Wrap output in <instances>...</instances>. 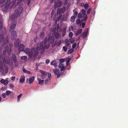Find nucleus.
Returning a JSON list of instances; mask_svg holds the SVG:
<instances>
[{"label": "nucleus", "mask_w": 128, "mask_h": 128, "mask_svg": "<svg viewBox=\"0 0 128 128\" xmlns=\"http://www.w3.org/2000/svg\"><path fill=\"white\" fill-rule=\"evenodd\" d=\"M21 58L22 60H26L27 58V57L26 56H21Z\"/></svg>", "instance_id": "nucleus-34"}, {"label": "nucleus", "mask_w": 128, "mask_h": 128, "mask_svg": "<svg viewBox=\"0 0 128 128\" xmlns=\"http://www.w3.org/2000/svg\"><path fill=\"white\" fill-rule=\"evenodd\" d=\"M24 46L23 44H20L18 48L19 51L20 52L21 51L24 50Z\"/></svg>", "instance_id": "nucleus-13"}, {"label": "nucleus", "mask_w": 128, "mask_h": 128, "mask_svg": "<svg viewBox=\"0 0 128 128\" xmlns=\"http://www.w3.org/2000/svg\"><path fill=\"white\" fill-rule=\"evenodd\" d=\"M45 84L46 85H47V84H48V79L46 80H45Z\"/></svg>", "instance_id": "nucleus-58"}, {"label": "nucleus", "mask_w": 128, "mask_h": 128, "mask_svg": "<svg viewBox=\"0 0 128 128\" xmlns=\"http://www.w3.org/2000/svg\"><path fill=\"white\" fill-rule=\"evenodd\" d=\"M88 31V29H87L86 30L84 31L82 35V38H86L87 36Z\"/></svg>", "instance_id": "nucleus-14"}, {"label": "nucleus", "mask_w": 128, "mask_h": 128, "mask_svg": "<svg viewBox=\"0 0 128 128\" xmlns=\"http://www.w3.org/2000/svg\"><path fill=\"white\" fill-rule=\"evenodd\" d=\"M55 39L54 38L52 37H49L48 38H45L44 40V42H40V47L37 46L36 49L35 50L36 54L34 55V57H36L38 55V50L41 51V54H42L46 49L48 48L50 46V44H53Z\"/></svg>", "instance_id": "nucleus-1"}, {"label": "nucleus", "mask_w": 128, "mask_h": 128, "mask_svg": "<svg viewBox=\"0 0 128 128\" xmlns=\"http://www.w3.org/2000/svg\"><path fill=\"white\" fill-rule=\"evenodd\" d=\"M15 64V66H16L18 67V63H16Z\"/></svg>", "instance_id": "nucleus-64"}, {"label": "nucleus", "mask_w": 128, "mask_h": 128, "mask_svg": "<svg viewBox=\"0 0 128 128\" xmlns=\"http://www.w3.org/2000/svg\"><path fill=\"white\" fill-rule=\"evenodd\" d=\"M16 0H8L6 3V6L4 7V9L6 11L8 8V7L10 5L13 4L15 2ZM23 0H18L19 2H22Z\"/></svg>", "instance_id": "nucleus-4"}, {"label": "nucleus", "mask_w": 128, "mask_h": 128, "mask_svg": "<svg viewBox=\"0 0 128 128\" xmlns=\"http://www.w3.org/2000/svg\"><path fill=\"white\" fill-rule=\"evenodd\" d=\"M6 94L5 93H3L2 94V96L3 98H5L6 97Z\"/></svg>", "instance_id": "nucleus-52"}, {"label": "nucleus", "mask_w": 128, "mask_h": 128, "mask_svg": "<svg viewBox=\"0 0 128 128\" xmlns=\"http://www.w3.org/2000/svg\"><path fill=\"white\" fill-rule=\"evenodd\" d=\"M76 46V43H74L72 45V48L74 49L75 48Z\"/></svg>", "instance_id": "nucleus-46"}, {"label": "nucleus", "mask_w": 128, "mask_h": 128, "mask_svg": "<svg viewBox=\"0 0 128 128\" xmlns=\"http://www.w3.org/2000/svg\"><path fill=\"white\" fill-rule=\"evenodd\" d=\"M6 63L5 57H3L2 55H0V72L4 70V67Z\"/></svg>", "instance_id": "nucleus-3"}, {"label": "nucleus", "mask_w": 128, "mask_h": 128, "mask_svg": "<svg viewBox=\"0 0 128 128\" xmlns=\"http://www.w3.org/2000/svg\"><path fill=\"white\" fill-rule=\"evenodd\" d=\"M12 51L11 48H10L8 52V55H10Z\"/></svg>", "instance_id": "nucleus-42"}, {"label": "nucleus", "mask_w": 128, "mask_h": 128, "mask_svg": "<svg viewBox=\"0 0 128 128\" xmlns=\"http://www.w3.org/2000/svg\"><path fill=\"white\" fill-rule=\"evenodd\" d=\"M10 62V59H9L7 60V64H9Z\"/></svg>", "instance_id": "nucleus-57"}, {"label": "nucleus", "mask_w": 128, "mask_h": 128, "mask_svg": "<svg viewBox=\"0 0 128 128\" xmlns=\"http://www.w3.org/2000/svg\"><path fill=\"white\" fill-rule=\"evenodd\" d=\"M12 59L14 63L17 62V60L16 56L15 54H12Z\"/></svg>", "instance_id": "nucleus-17"}, {"label": "nucleus", "mask_w": 128, "mask_h": 128, "mask_svg": "<svg viewBox=\"0 0 128 128\" xmlns=\"http://www.w3.org/2000/svg\"><path fill=\"white\" fill-rule=\"evenodd\" d=\"M5 39L4 38L3 34H1L0 35V42H3L4 43H6V44L8 43V38L6 39V41H4Z\"/></svg>", "instance_id": "nucleus-7"}, {"label": "nucleus", "mask_w": 128, "mask_h": 128, "mask_svg": "<svg viewBox=\"0 0 128 128\" xmlns=\"http://www.w3.org/2000/svg\"><path fill=\"white\" fill-rule=\"evenodd\" d=\"M60 70L58 69H56L53 70V72L55 74L57 75V78H59L61 75V74L59 73Z\"/></svg>", "instance_id": "nucleus-10"}, {"label": "nucleus", "mask_w": 128, "mask_h": 128, "mask_svg": "<svg viewBox=\"0 0 128 128\" xmlns=\"http://www.w3.org/2000/svg\"><path fill=\"white\" fill-rule=\"evenodd\" d=\"M44 32H41L40 35V39H43L44 37Z\"/></svg>", "instance_id": "nucleus-22"}, {"label": "nucleus", "mask_w": 128, "mask_h": 128, "mask_svg": "<svg viewBox=\"0 0 128 128\" xmlns=\"http://www.w3.org/2000/svg\"><path fill=\"white\" fill-rule=\"evenodd\" d=\"M52 35L53 38L55 37L56 39L60 38L61 37V36L58 33L55 32L52 34Z\"/></svg>", "instance_id": "nucleus-11"}, {"label": "nucleus", "mask_w": 128, "mask_h": 128, "mask_svg": "<svg viewBox=\"0 0 128 128\" xmlns=\"http://www.w3.org/2000/svg\"><path fill=\"white\" fill-rule=\"evenodd\" d=\"M75 18L74 16H72L71 17L70 20L71 22H74L75 21Z\"/></svg>", "instance_id": "nucleus-32"}, {"label": "nucleus", "mask_w": 128, "mask_h": 128, "mask_svg": "<svg viewBox=\"0 0 128 128\" xmlns=\"http://www.w3.org/2000/svg\"><path fill=\"white\" fill-rule=\"evenodd\" d=\"M22 94H21L18 95V101H19L20 100V99L21 97L22 96Z\"/></svg>", "instance_id": "nucleus-44"}, {"label": "nucleus", "mask_w": 128, "mask_h": 128, "mask_svg": "<svg viewBox=\"0 0 128 128\" xmlns=\"http://www.w3.org/2000/svg\"><path fill=\"white\" fill-rule=\"evenodd\" d=\"M81 12L83 16L82 20V22H86L88 18L86 14V10H85L84 9H82L81 10Z\"/></svg>", "instance_id": "nucleus-5"}, {"label": "nucleus", "mask_w": 128, "mask_h": 128, "mask_svg": "<svg viewBox=\"0 0 128 128\" xmlns=\"http://www.w3.org/2000/svg\"><path fill=\"white\" fill-rule=\"evenodd\" d=\"M73 35V34L72 32H70L68 34V36L70 38H71Z\"/></svg>", "instance_id": "nucleus-36"}, {"label": "nucleus", "mask_w": 128, "mask_h": 128, "mask_svg": "<svg viewBox=\"0 0 128 128\" xmlns=\"http://www.w3.org/2000/svg\"><path fill=\"white\" fill-rule=\"evenodd\" d=\"M84 7L85 9H86L88 8L89 6V4L87 3H86L84 4Z\"/></svg>", "instance_id": "nucleus-33"}, {"label": "nucleus", "mask_w": 128, "mask_h": 128, "mask_svg": "<svg viewBox=\"0 0 128 128\" xmlns=\"http://www.w3.org/2000/svg\"><path fill=\"white\" fill-rule=\"evenodd\" d=\"M50 60L48 59H47L46 61V63L47 64H48L50 62Z\"/></svg>", "instance_id": "nucleus-59"}, {"label": "nucleus", "mask_w": 128, "mask_h": 128, "mask_svg": "<svg viewBox=\"0 0 128 128\" xmlns=\"http://www.w3.org/2000/svg\"><path fill=\"white\" fill-rule=\"evenodd\" d=\"M82 31V29H79L78 30L75 34L76 36H78L81 33Z\"/></svg>", "instance_id": "nucleus-24"}, {"label": "nucleus", "mask_w": 128, "mask_h": 128, "mask_svg": "<svg viewBox=\"0 0 128 128\" xmlns=\"http://www.w3.org/2000/svg\"><path fill=\"white\" fill-rule=\"evenodd\" d=\"M14 44L15 46L16 47L18 48L19 46V44L17 42H15Z\"/></svg>", "instance_id": "nucleus-40"}, {"label": "nucleus", "mask_w": 128, "mask_h": 128, "mask_svg": "<svg viewBox=\"0 0 128 128\" xmlns=\"http://www.w3.org/2000/svg\"><path fill=\"white\" fill-rule=\"evenodd\" d=\"M82 28H83L84 27L85 25V23L84 22H82Z\"/></svg>", "instance_id": "nucleus-49"}, {"label": "nucleus", "mask_w": 128, "mask_h": 128, "mask_svg": "<svg viewBox=\"0 0 128 128\" xmlns=\"http://www.w3.org/2000/svg\"><path fill=\"white\" fill-rule=\"evenodd\" d=\"M66 29H65L64 28L63 29V31H62L63 34L62 35L63 36H64L66 34Z\"/></svg>", "instance_id": "nucleus-37"}, {"label": "nucleus", "mask_w": 128, "mask_h": 128, "mask_svg": "<svg viewBox=\"0 0 128 128\" xmlns=\"http://www.w3.org/2000/svg\"><path fill=\"white\" fill-rule=\"evenodd\" d=\"M68 1L67 0H64V5L67 4L68 3Z\"/></svg>", "instance_id": "nucleus-56"}, {"label": "nucleus", "mask_w": 128, "mask_h": 128, "mask_svg": "<svg viewBox=\"0 0 128 128\" xmlns=\"http://www.w3.org/2000/svg\"><path fill=\"white\" fill-rule=\"evenodd\" d=\"M92 11V8H89L88 10L86 12L87 14H90V12Z\"/></svg>", "instance_id": "nucleus-39"}, {"label": "nucleus", "mask_w": 128, "mask_h": 128, "mask_svg": "<svg viewBox=\"0 0 128 128\" xmlns=\"http://www.w3.org/2000/svg\"><path fill=\"white\" fill-rule=\"evenodd\" d=\"M37 47V46H36V48H35V49L34 50V52H32V55H33V56H34V58L36 57V56H38V55H37V56H36V57H34V54H35V50L36 49V47Z\"/></svg>", "instance_id": "nucleus-43"}, {"label": "nucleus", "mask_w": 128, "mask_h": 128, "mask_svg": "<svg viewBox=\"0 0 128 128\" xmlns=\"http://www.w3.org/2000/svg\"><path fill=\"white\" fill-rule=\"evenodd\" d=\"M78 18L80 19H82L83 18V16L82 14L80 12L78 14Z\"/></svg>", "instance_id": "nucleus-27"}, {"label": "nucleus", "mask_w": 128, "mask_h": 128, "mask_svg": "<svg viewBox=\"0 0 128 128\" xmlns=\"http://www.w3.org/2000/svg\"><path fill=\"white\" fill-rule=\"evenodd\" d=\"M4 68L5 70L6 73H7L8 72V66H5L4 67Z\"/></svg>", "instance_id": "nucleus-38"}, {"label": "nucleus", "mask_w": 128, "mask_h": 128, "mask_svg": "<svg viewBox=\"0 0 128 128\" xmlns=\"http://www.w3.org/2000/svg\"><path fill=\"white\" fill-rule=\"evenodd\" d=\"M73 30V27L72 26H71L69 28V31H71V30Z\"/></svg>", "instance_id": "nucleus-50"}, {"label": "nucleus", "mask_w": 128, "mask_h": 128, "mask_svg": "<svg viewBox=\"0 0 128 128\" xmlns=\"http://www.w3.org/2000/svg\"><path fill=\"white\" fill-rule=\"evenodd\" d=\"M57 63L56 60H53L51 62V64L52 65H54L55 67L57 66Z\"/></svg>", "instance_id": "nucleus-20"}, {"label": "nucleus", "mask_w": 128, "mask_h": 128, "mask_svg": "<svg viewBox=\"0 0 128 128\" xmlns=\"http://www.w3.org/2000/svg\"><path fill=\"white\" fill-rule=\"evenodd\" d=\"M70 43H73L75 41L74 40L73 38H71L70 39Z\"/></svg>", "instance_id": "nucleus-41"}, {"label": "nucleus", "mask_w": 128, "mask_h": 128, "mask_svg": "<svg viewBox=\"0 0 128 128\" xmlns=\"http://www.w3.org/2000/svg\"><path fill=\"white\" fill-rule=\"evenodd\" d=\"M8 86L11 88H14V86L13 84H9Z\"/></svg>", "instance_id": "nucleus-51"}, {"label": "nucleus", "mask_w": 128, "mask_h": 128, "mask_svg": "<svg viewBox=\"0 0 128 128\" xmlns=\"http://www.w3.org/2000/svg\"><path fill=\"white\" fill-rule=\"evenodd\" d=\"M22 71L26 73L27 72V70L25 69H22Z\"/></svg>", "instance_id": "nucleus-60"}, {"label": "nucleus", "mask_w": 128, "mask_h": 128, "mask_svg": "<svg viewBox=\"0 0 128 128\" xmlns=\"http://www.w3.org/2000/svg\"><path fill=\"white\" fill-rule=\"evenodd\" d=\"M27 0V1L28 2V3L27 4L28 5L30 3V0Z\"/></svg>", "instance_id": "nucleus-62"}, {"label": "nucleus", "mask_w": 128, "mask_h": 128, "mask_svg": "<svg viewBox=\"0 0 128 128\" xmlns=\"http://www.w3.org/2000/svg\"><path fill=\"white\" fill-rule=\"evenodd\" d=\"M16 25L14 24H12L11 26L10 30V31H12V30H14Z\"/></svg>", "instance_id": "nucleus-18"}, {"label": "nucleus", "mask_w": 128, "mask_h": 128, "mask_svg": "<svg viewBox=\"0 0 128 128\" xmlns=\"http://www.w3.org/2000/svg\"><path fill=\"white\" fill-rule=\"evenodd\" d=\"M62 16V14H60L59 16L57 18V20H60Z\"/></svg>", "instance_id": "nucleus-45"}, {"label": "nucleus", "mask_w": 128, "mask_h": 128, "mask_svg": "<svg viewBox=\"0 0 128 128\" xmlns=\"http://www.w3.org/2000/svg\"><path fill=\"white\" fill-rule=\"evenodd\" d=\"M65 46H68L70 42H69V40L68 39H66L65 40Z\"/></svg>", "instance_id": "nucleus-26"}, {"label": "nucleus", "mask_w": 128, "mask_h": 128, "mask_svg": "<svg viewBox=\"0 0 128 128\" xmlns=\"http://www.w3.org/2000/svg\"><path fill=\"white\" fill-rule=\"evenodd\" d=\"M63 48L64 51L65 52H66L68 50V48L65 46H63Z\"/></svg>", "instance_id": "nucleus-48"}, {"label": "nucleus", "mask_w": 128, "mask_h": 128, "mask_svg": "<svg viewBox=\"0 0 128 128\" xmlns=\"http://www.w3.org/2000/svg\"><path fill=\"white\" fill-rule=\"evenodd\" d=\"M10 31L11 34V38L13 40H15L17 36L16 32L15 31V30Z\"/></svg>", "instance_id": "nucleus-8"}, {"label": "nucleus", "mask_w": 128, "mask_h": 128, "mask_svg": "<svg viewBox=\"0 0 128 128\" xmlns=\"http://www.w3.org/2000/svg\"><path fill=\"white\" fill-rule=\"evenodd\" d=\"M38 80L39 82V84H42L44 81V80H41L40 78L38 79Z\"/></svg>", "instance_id": "nucleus-31"}, {"label": "nucleus", "mask_w": 128, "mask_h": 128, "mask_svg": "<svg viewBox=\"0 0 128 128\" xmlns=\"http://www.w3.org/2000/svg\"><path fill=\"white\" fill-rule=\"evenodd\" d=\"M0 82L2 83L5 85H7L8 82V80H4V79H1Z\"/></svg>", "instance_id": "nucleus-16"}, {"label": "nucleus", "mask_w": 128, "mask_h": 128, "mask_svg": "<svg viewBox=\"0 0 128 128\" xmlns=\"http://www.w3.org/2000/svg\"><path fill=\"white\" fill-rule=\"evenodd\" d=\"M6 46H6V50H4L3 51V54L4 55L6 54V52L8 51V46L7 45H6Z\"/></svg>", "instance_id": "nucleus-28"}, {"label": "nucleus", "mask_w": 128, "mask_h": 128, "mask_svg": "<svg viewBox=\"0 0 128 128\" xmlns=\"http://www.w3.org/2000/svg\"><path fill=\"white\" fill-rule=\"evenodd\" d=\"M2 28V17L0 16V30Z\"/></svg>", "instance_id": "nucleus-30"}, {"label": "nucleus", "mask_w": 128, "mask_h": 128, "mask_svg": "<svg viewBox=\"0 0 128 128\" xmlns=\"http://www.w3.org/2000/svg\"><path fill=\"white\" fill-rule=\"evenodd\" d=\"M11 93V92L9 90H8L6 92V94L7 95L10 94Z\"/></svg>", "instance_id": "nucleus-47"}, {"label": "nucleus", "mask_w": 128, "mask_h": 128, "mask_svg": "<svg viewBox=\"0 0 128 128\" xmlns=\"http://www.w3.org/2000/svg\"><path fill=\"white\" fill-rule=\"evenodd\" d=\"M59 60L60 63H62L65 61V60L64 59H61Z\"/></svg>", "instance_id": "nucleus-53"}, {"label": "nucleus", "mask_w": 128, "mask_h": 128, "mask_svg": "<svg viewBox=\"0 0 128 128\" xmlns=\"http://www.w3.org/2000/svg\"><path fill=\"white\" fill-rule=\"evenodd\" d=\"M73 49H72V48L69 49L68 51V54H71V53L73 52Z\"/></svg>", "instance_id": "nucleus-29"}, {"label": "nucleus", "mask_w": 128, "mask_h": 128, "mask_svg": "<svg viewBox=\"0 0 128 128\" xmlns=\"http://www.w3.org/2000/svg\"><path fill=\"white\" fill-rule=\"evenodd\" d=\"M51 76V74L50 73H49L48 74V78L49 79H50V77Z\"/></svg>", "instance_id": "nucleus-55"}, {"label": "nucleus", "mask_w": 128, "mask_h": 128, "mask_svg": "<svg viewBox=\"0 0 128 128\" xmlns=\"http://www.w3.org/2000/svg\"><path fill=\"white\" fill-rule=\"evenodd\" d=\"M62 41L60 40L58 41H55L54 44V46H58L60 45Z\"/></svg>", "instance_id": "nucleus-15"}, {"label": "nucleus", "mask_w": 128, "mask_h": 128, "mask_svg": "<svg viewBox=\"0 0 128 128\" xmlns=\"http://www.w3.org/2000/svg\"><path fill=\"white\" fill-rule=\"evenodd\" d=\"M84 3H80L79 4V5L80 6H84Z\"/></svg>", "instance_id": "nucleus-54"}, {"label": "nucleus", "mask_w": 128, "mask_h": 128, "mask_svg": "<svg viewBox=\"0 0 128 128\" xmlns=\"http://www.w3.org/2000/svg\"><path fill=\"white\" fill-rule=\"evenodd\" d=\"M23 10V8L19 7L18 9L15 11L14 14H13L10 16L11 18L13 20L16 19L21 14Z\"/></svg>", "instance_id": "nucleus-2"}, {"label": "nucleus", "mask_w": 128, "mask_h": 128, "mask_svg": "<svg viewBox=\"0 0 128 128\" xmlns=\"http://www.w3.org/2000/svg\"><path fill=\"white\" fill-rule=\"evenodd\" d=\"M66 7L65 6L60 8H58L57 12V15L58 14H60L61 13H64Z\"/></svg>", "instance_id": "nucleus-6"}, {"label": "nucleus", "mask_w": 128, "mask_h": 128, "mask_svg": "<svg viewBox=\"0 0 128 128\" xmlns=\"http://www.w3.org/2000/svg\"><path fill=\"white\" fill-rule=\"evenodd\" d=\"M15 78V76H12L11 78V79L13 81H14Z\"/></svg>", "instance_id": "nucleus-61"}, {"label": "nucleus", "mask_w": 128, "mask_h": 128, "mask_svg": "<svg viewBox=\"0 0 128 128\" xmlns=\"http://www.w3.org/2000/svg\"><path fill=\"white\" fill-rule=\"evenodd\" d=\"M73 12L74 13V15L76 16H77L78 14L77 11L75 10H74Z\"/></svg>", "instance_id": "nucleus-35"}, {"label": "nucleus", "mask_w": 128, "mask_h": 128, "mask_svg": "<svg viewBox=\"0 0 128 128\" xmlns=\"http://www.w3.org/2000/svg\"><path fill=\"white\" fill-rule=\"evenodd\" d=\"M59 68H60V70L64 71L65 69V66L62 65V64H60L59 65Z\"/></svg>", "instance_id": "nucleus-23"}, {"label": "nucleus", "mask_w": 128, "mask_h": 128, "mask_svg": "<svg viewBox=\"0 0 128 128\" xmlns=\"http://www.w3.org/2000/svg\"><path fill=\"white\" fill-rule=\"evenodd\" d=\"M40 72L41 73V77L42 79H44L46 77V74L44 71L42 70H40Z\"/></svg>", "instance_id": "nucleus-12"}, {"label": "nucleus", "mask_w": 128, "mask_h": 128, "mask_svg": "<svg viewBox=\"0 0 128 128\" xmlns=\"http://www.w3.org/2000/svg\"><path fill=\"white\" fill-rule=\"evenodd\" d=\"M56 1H55V4L54 5V8H56L58 7H60L62 5V2L60 0H58L57 2H56Z\"/></svg>", "instance_id": "nucleus-9"}, {"label": "nucleus", "mask_w": 128, "mask_h": 128, "mask_svg": "<svg viewBox=\"0 0 128 128\" xmlns=\"http://www.w3.org/2000/svg\"><path fill=\"white\" fill-rule=\"evenodd\" d=\"M82 19L81 20H80V19H78L76 20V24H80L81 25L82 23Z\"/></svg>", "instance_id": "nucleus-25"}, {"label": "nucleus", "mask_w": 128, "mask_h": 128, "mask_svg": "<svg viewBox=\"0 0 128 128\" xmlns=\"http://www.w3.org/2000/svg\"><path fill=\"white\" fill-rule=\"evenodd\" d=\"M35 79V77L34 76H32L31 77H30L29 79V83L30 84H31L32 82Z\"/></svg>", "instance_id": "nucleus-19"}, {"label": "nucleus", "mask_w": 128, "mask_h": 128, "mask_svg": "<svg viewBox=\"0 0 128 128\" xmlns=\"http://www.w3.org/2000/svg\"><path fill=\"white\" fill-rule=\"evenodd\" d=\"M25 78V77L24 76H22L19 80L20 82H24Z\"/></svg>", "instance_id": "nucleus-21"}, {"label": "nucleus", "mask_w": 128, "mask_h": 128, "mask_svg": "<svg viewBox=\"0 0 128 128\" xmlns=\"http://www.w3.org/2000/svg\"><path fill=\"white\" fill-rule=\"evenodd\" d=\"M20 40L19 38L17 39L16 41V42H17V43H18L19 44V42H20Z\"/></svg>", "instance_id": "nucleus-63"}]
</instances>
